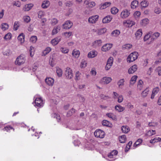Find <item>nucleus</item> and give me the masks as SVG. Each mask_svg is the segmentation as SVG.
I'll return each instance as SVG.
<instances>
[{
	"mask_svg": "<svg viewBox=\"0 0 161 161\" xmlns=\"http://www.w3.org/2000/svg\"><path fill=\"white\" fill-rule=\"evenodd\" d=\"M102 43V40H97L94 42V45L95 46H100Z\"/></svg>",
	"mask_w": 161,
	"mask_h": 161,
	"instance_id": "nucleus-50",
	"label": "nucleus"
},
{
	"mask_svg": "<svg viewBox=\"0 0 161 161\" xmlns=\"http://www.w3.org/2000/svg\"><path fill=\"white\" fill-rule=\"evenodd\" d=\"M126 137L125 135H122L119 137V141L121 143H124L126 141Z\"/></svg>",
	"mask_w": 161,
	"mask_h": 161,
	"instance_id": "nucleus-34",
	"label": "nucleus"
},
{
	"mask_svg": "<svg viewBox=\"0 0 161 161\" xmlns=\"http://www.w3.org/2000/svg\"><path fill=\"white\" fill-rule=\"evenodd\" d=\"M159 142H161V138L159 137H156L153 139H151L150 141V143H153Z\"/></svg>",
	"mask_w": 161,
	"mask_h": 161,
	"instance_id": "nucleus-33",
	"label": "nucleus"
},
{
	"mask_svg": "<svg viewBox=\"0 0 161 161\" xmlns=\"http://www.w3.org/2000/svg\"><path fill=\"white\" fill-rule=\"evenodd\" d=\"M11 129L13 130L14 131V129L12 127L8 125L5 127L3 129V130L4 131H6L7 132H8Z\"/></svg>",
	"mask_w": 161,
	"mask_h": 161,
	"instance_id": "nucleus-40",
	"label": "nucleus"
},
{
	"mask_svg": "<svg viewBox=\"0 0 161 161\" xmlns=\"http://www.w3.org/2000/svg\"><path fill=\"white\" fill-rule=\"evenodd\" d=\"M35 99V105L37 107H41L43 106V102L41 97H37L35 96L34 97Z\"/></svg>",
	"mask_w": 161,
	"mask_h": 161,
	"instance_id": "nucleus-3",
	"label": "nucleus"
},
{
	"mask_svg": "<svg viewBox=\"0 0 161 161\" xmlns=\"http://www.w3.org/2000/svg\"><path fill=\"white\" fill-rule=\"evenodd\" d=\"M38 16L39 18H41L44 15L45 12L42 10H40L37 12Z\"/></svg>",
	"mask_w": 161,
	"mask_h": 161,
	"instance_id": "nucleus-43",
	"label": "nucleus"
},
{
	"mask_svg": "<svg viewBox=\"0 0 161 161\" xmlns=\"http://www.w3.org/2000/svg\"><path fill=\"white\" fill-rule=\"evenodd\" d=\"M80 73L79 72V71H77L75 73V79L76 80H79L80 79Z\"/></svg>",
	"mask_w": 161,
	"mask_h": 161,
	"instance_id": "nucleus-62",
	"label": "nucleus"
},
{
	"mask_svg": "<svg viewBox=\"0 0 161 161\" xmlns=\"http://www.w3.org/2000/svg\"><path fill=\"white\" fill-rule=\"evenodd\" d=\"M58 21L56 19L53 18L51 19V24L53 25H54L58 23Z\"/></svg>",
	"mask_w": 161,
	"mask_h": 161,
	"instance_id": "nucleus-53",
	"label": "nucleus"
},
{
	"mask_svg": "<svg viewBox=\"0 0 161 161\" xmlns=\"http://www.w3.org/2000/svg\"><path fill=\"white\" fill-rule=\"evenodd\" d=\"M155 134V131L151 130H149L146 133V135L148 136H151Z\"/></svg>",
	"mask_w": 161,
	"mask_h": 161,
	"instance_id": "nucleus-46",
	"label": "nucleus"
},
{
	"mask_svg": "<svg viewBox=\"0 0 161 161\" xmlns=\"http://www.w3.org/2000/svg\"><path fill=\"white\" fill-rule=\"evenodd\" d=\"M23 19L24 21L26 23H28L31 20L30 17L28 16H24Z\"/></svg>",
	"mask_w": 161,
	"mask_h": 161,
	"instance_id": "nucleus-59",
	"label": "nucleus"
},
{
	"mask_svg": "<svg viewBox=\"0 0 161 161\" xmlns=\"http://www.w3.org/2000/svg\"><path fill=\"white\" fill-rule=\"evenodd\" d=\"M19 27V22L18 21H15L14 22L13 29L14 31H16L18 30V27Z\"/></svg>",
	"mask_w": 161,
	"mask_h": 161,
	"instance_id": "nucleus-56",
	"label": "nucleus"
},
{
	"mask_svg": "<svg viewBox=\"0 0 161 161\" xmlns=\"http://www.w3.org/2000/svg\"><path fill=\"white\" fill-rule=\"evenodd\" d=\"M113 62V58L112 57H110L108 59L107 64L105 67L106 70H108L111 68Z\"/></svg>",
	"mask_w": 161,
	"mask_h": 161,
	"instance_id": "nucleus-5",
	"label": "nucleus"
},
{
	"mask_svg": "<svg viewBox=\"0 0 161 161\" xmlns=\"http://www.w3.org/2000/svg\"><path fill=\"white\" fill-rule=\"evenodd\" d=\"M45 81L47 85L52 86L54 84V80L52 78L47 77Z\"/></svg>",
	"mask_w": 161,
	"mask_h": 161,
	"instance_id": "nucleus-11",
	"label": "nucleus"
},
{
	"mask_svg": "<svg viewBox=\"0 0 161 161\" xmlns=\"http://www.w3.org/2000/svg\"><path fill=\"white\" fill-rule=\"evenodd\" d=\"M25 55L21 54L17 57L15 63L16 64L20 65L23 64L25 61Z\"/></svg>",
	"mask_w": 161,
	"mask_h": 161,
	"instance_id": "nucleus-1",
	"label": "nucleus"
},
{
	"mask_svg": "<svg viewBox=\"0 0 161 161\" xmlns=\"http://www.w3.org/2000/svg\"><path fill=\"white\" fill-rule=\"evenodd\" d=\"M125 82L124 79H121L119 80L118 83V84L119 87L121 86H123L124 84V82Z\"/></svg>",
	"mask_w": 161,
	"mask_h": 161,
	"instance_id": "nucleus-58",
	"label": "nucleus"
},
{
	"mask_svg": "<svg viewBox=\"0 0 161 161\" xmlns=\"http://www.w3.org/2000/svg\"><path fill=\"white\" fill-rule=\"evenodd\" d=\"M114 108L115 110L119 112L123 111L125 109V107L122 106L120 105L115 106Z\"/></svg>",
	"mask_w": 161,
	"mask_h": 161,
	"instance_id": "nucleus-18",
	"label": "nucleus"
},
{
	"mask_svg": "<svg viewBox=\"0 0 161 161\" xmlns=\"http://www.w3.org/2000/svg\"><path fill=\"white\" fill-rule=\"evenodd\" d=\"M99 16L98 15L92 16L89 17L88 19L89 22L91 24H94L98 20Z\"/></svg>",
	"mask_w": 161,
	"mask_h": 161,
	"instance_id": "nucleus-6",
	"label": "nucleus"
},
{
	"mask_svg": "<svg viewBox=\"0 0 161 161\" xmlns=\"http://www.w3.org/2000/svg\"><path fill=\"white\" fill-rule=\"evenodd\" d=\"M137 69V67L136 65H134L131 67L129 69L128 73L129 74H131L134 73L136 71Z\"/></svg>",
	"mask_w": 161,
	"mask_h": 161,
	"instance_id": "nucleus-15",
	"label": "nucleus"
},
{
	"mask_svg": "<svg viewBox=\"0 0 161 161\" xmlns=\"http://www.w3.org/2000/svg\"><path fill=\"white\" fill-rule=\"evenodd\" d=\"M123 100V96L121 95H119V96H118V100L117 101L119 103H121L122 102Z\"/></svg>",
	"mask_w": 161,
	"mask_h": 161,
	"instance_id": "nucleus-64",
	"label": "nucleus"
},
{
	"mask_svg": "<svg viewBox=\"0 0 161 161\" xmlns=\"http://www.w3.org/2000/svg\"><path fill=\"white\" fill-rule=\"evenodd\" d=\"M87 66V63L86 61L84 60H82L80 64V67L81 68H84Z\"/></svg>",
	"mask_w": 161,
	"mask_h": 161,
	"instance_id": "nucleus-52",
	"label": "nucleus"
},
{
	"mask_svg": "<svg viewBox=\"0 0 161 161\" xmlns=\"http://www.w3.org/2000/svg\"><path fill=\"white\" fill-rule=\"evenodd\" d=\"M150 33H148L144 37V41H146L148 40V39L150 37H151V35L150 34Z\"/></svg>",
	"mask_w": 161,
	"mask_h": 161,
	"instance_id": "nucleus-61",
	"label": "nucleus"
},
{
	"mask_svg": "<svg viewBox=\"0 0 161 161\" xmlns=\"http://www.w3.org/2000/svg\"><path fill=\"white\" fill-rule=\"evenodd\" d=\"M8 28V25L7 23H3L1 25V28L3 30L5 31Z\"/></svg>",
	"mask_w": 161,
	"mask_h": 161,
	"instance_id": "nucleus-48",
	"label": "nucleus"
},
{
	"mask_svg": "<svg viewBox=\"0 0 161 161\" xmlns=\"http://www.w3.org/2000/svg\"><path fill=\"white\" fill-rule=\"evenodd\" d=\"M138 54L137 52H134L131 53L127 58V61L129 62H132L138 58Z\"/></svg>",
	"mask_w": 161,
	"mask_h": 161,
	"instance_id": "nucleus-2",
	"label": "nucleus"
},
{
	"mask_svg": "<svg viewBox=\"0 0 161 161\" xmlns=\"http://www.w3.org/2000/svg\"><path fill=\"white\" fill-rule=\"evenodd\" d=\"M25 36L23 33H22L20 34L18 36L17 39L21 43H23L24 42Z\"/></svg>",
	"mask_w": 161,
	"mask_h": 161,
	"instance_id": "nucleus-28",
	"label": "nucleus"
},
{
	"mask_svg": "<svg viewBox=\"0 0 161 161\" xmlns=\"http://www.w3.org/2000/svg\"><path fill=\"white\" fill-rule=\"evenodd\" d=\"M65 75L68 79H70L72 78L73 74L72 70L70 68H66L65 71Z\"/></svg>",
	"mask_w": 161,
	"mask_h": 161,
	"instance_id": "nucleus-8",
	"label": "nucleus"
},
{
	"mask_svg": "<svg viewBox=\"0 0 161 161\" xmlns=\"http://www.w3.org/2000/svg\"><path fill=\"white\" fill-rule=\"evenodd\" d=\"M12 37V35L10 33H8L6 34L4 37V39L5 40H8L11 39Z\"/></svg>",
	"mask_w": 161,
	"mask_h": 161,
	"instance_id": "nucleus-49",
	"label": "nucleus"
},
{
	"mask_svg": "<svg viewBox=\"0 0 161 161\" xmlns=\"http://www.w3.org/2000/svg\"><path fill=\"white\" fill-rule=\"evenodd\" d=\"M72 34V32L71 31L65 32L64 33V35L66 38H69Z\"/></svg>",
	"mask_w": 161,
	"mask_h": 161,
	"instance_id": "nucleus-57",
	"label": "nucleus"
},
{
	"mask_svg": "<svg viewBox=\"0 0 161 161\" xmlns=\"http://www.w3.org/2000/svg\"><path fill=\"white\" fill-rule=\"evenodd\" d=\"M75 112V110L72 108L71 110L69 111L67 113V115L68 117H70Z\"/></svg>",
	"mask_w": 161,
	"mask_h": 161,
	"instance_id": "nucleus-47",
	"label": "nucleus"
},
{
	"mask_svg": "<svg viewBox=\"0 0 161 161\" xmlns=\"http://www.w3.org/2000/svg\"><path fill=\"white\" fill-rule=\"evenodd\" d=\"M80 54V52L79 50L76 49H74L72 53V55L75 58H78Z\"/></svg>",
	"mask_w": 161,
	"mask_h": 161,
	"instance_id": "nucleus-27",
	"label": "nucleus"
},
{
	"mask_svg": "<svg viewBox=\"0 0 161 161\" xmlns=\"http://www.w3.org/2000/svg\"><path fill=\"white\" fill-rule=\"evenodd\" d=\"M141 14V12L139 11H136L134 14V15L136 18H138Z\"/></svg>",
	"mask_w": 161,
	"mask_h": 161,
	"instance_id": "nucleus-60",
	"label": "nucleus"
},
{
	"mask_svg": "<svg viewBox=\"0 0 161 161\" xmlns=\"http://www.w3.org/2000/svg\"><path fill=\"white\" fill-rule=\"evenodd\" d=\"M138 6V2L135 0L133 1L131 3V7L132 9H135Z\"/></svg>",
	"mask_w": 161,
	"mask_h": 161,
	"instance_id": "nucleus-25",
	"label": "nucleus"
},
{
	"mask_svg": "<svg viewBox=\"0 0 161 161\" xmlns=\"http://www.w3.org/2000/svg\"><path fill=\"white\" fill-rule=\"evenodd\" d=\"M33 4L30 3L25 5L23 8V10L25 11H28L30 10L33 7Z\"/></svg>",
	"mask_w": 161,
	"mask_h": 161,
	"instance_id": "nucleus-19",
	"label": "nucleus"
},
{
	"mask_svg": "<svg viewBox=\"0 0 161 161\" xmlns=\"http://www.w3.org/2000/svg\"><path fill=\"white\" fill-rule=\"evenodd\" d=\"M37 40V37L36 36H32L30 38V41L32 43H35Z\"/></svg>",
	"mask_w": 161,
	"mask_h": 161,
	"instance_id": "nucleus-54",
	"label": "nucleus"
},
{
	"mask_svg": "<svg viewBox=\"0 0 161 161\" xmlns=\"http://www.w3.org/2000/svg\"><path fill=\"white\" fill-rule=\"evenodd\" d=\"M121 129L123 132L124 133H127L130 130L129 127L127 125H123L122 126Z\"/></svg>",
	"mask_w": 161,
	"mask_h": 161,
	"instance_id": "nucleus-22",
	"label": "nucleus"
},
{
	"mask_svg": "<svg viewBox=\"0 0 161 161\" xmlns=\"http://www.w3.org/2000/svg\"><path fill=\"white\" fill-rule=\"evenodd\" d=\"M60 27L57 26L54 27L52 31V35H54L57 34L60 30Z\"/></svg>",
	"mask_w": 161,
	"mask_h": 161,
	"instance_id": "nucleus-32",
	"label": "nucleus"
},
{
	"mask_svg": "<svg viewBox=\"0 0 161 161\" xmlns=\"http://www.w3.org/2000/svg\"><path fill=\"white\" fill-rule=\"evenodd\" d=\"M130 11L127 10L125 9L123 10L121 13L120 17L123 19H125L127 18L130 14Z\"/></svg>",
	"mask_w": 161,
	"mask_h": 161,
	"instance_id": "nucleus-9",
	"label": "nucleus"
},
{
	"mask_svg": "<svg viewBox=\"0 0 161 161\" xmlns=\"http://www.w3.org/2000/svg\"><path fill=\"white\" fill-rule=\"evenodd\" d=\"M97 54V52L95 50H92L88 54V57L89 58H93L96 57Z\"/></svg>",
	"mask_w": 161,
	"mask_h": 161,
	"instance_id": "nucleus-16",
	"label": "nucleus"
},
{
	"mask_svg": "<svg viewBox=\"0 0 161 161\" xmlns=\"http://www.w3.org/2000/svg\"><path fill=\"white\" fill-rule=\"evenodd\" d=\"M61 51L64 53H67L69 52V49L67 47H61L60 48Z\"/></svg>",
	"mask_w": 161,
	"mask_h": 161,
	"instance_id": "nucleus-42",
	"label": "nucleus"
},
{
	"mask_svg": "<svg viewBox=\"0 0 161 161\" xmlns=\"http://www.w3.org/2000/svg\"><path fill=\"white\" fill-rule=\"evenodd\" d=\"M132 47V45L130 44H126L123 46V48H125L126 49H129L131 48Z\"/></svg>",
	"mask_w": 161,
	"mask_h": 161,
	"instance_id": "nucleus-63",
	"label": "nucleus"
},
{
	"mask_svg": "<svg viewBox=\"0 0 161 161\" xmlns=\"http://www.w3.org/2000/svg\"><path fill=\"white\" fill-rule=\"evenodd\" d=\"M111 78L109 77H104L100 80V83L103 84H108L111 81Z\"/></svg>",
	"mask_w": 161,
	"mask_h": 161,
	"instance_id": "nucleus-12",
	"label": "nucleus"
},
{
	"mask_svg": "<svg viewBox=\"0 0 161 161\" xmlns=\"http://www.w3.org/2000/svg\"><path fill=\"white\" fill-rule=\"evenodd\" d=\"M142 142V140L141 139H139L134 143L133 145L134 147L135 148L138 145L140 144Z\"/></svg>",
	"mask_w": 161,
	"mask_h": 161,
	"instance_id": "nucleus-39",
	"label": "nucleus"
},
{
	"mask_svg": "<svg viewBox=\"0 0 161 161\" xmlns=\"http://www.w3.org/2000/svg\"><path fill=\"white\" fill-rule=\"evenodd\" d=\"M141 6L143 8H146L148 5V3L146 0L142 1L140 3Z\"/></svg>",
	"mask_w": 161,
	"mask_h": 161,
	"instance_id": "nucleus-37",
	"label": "nucleus"
},
{
	"mask_svg": "<svg viewBox=\"0 0 161 161\" xmlns=\"http://www.w3.org/2000/svg\"><path fill=\"white\" fill-rule=\"evenodd\" d=\"M112 45V44L110 43L105 44L102 47L101 50L103 52H106L111 48Z\"/></svg>",
	"mask_w": 161,
	"mask_h": 161,
	"instance_id": "nucleus-10",
	"label": "nucleus"
},
{
	"mask_svg": "<svg viewBox=\"0 0 161 161\" xmlns=\"http://www.w3.org/2000/svg\"><path fill=\"white\" fill-rule=\"evenodd\" d=\"M56 71L58 76L59 77H61L62 76L63 72L62 70L59 67H57Z\"/></svg>",
	"mask_w": 161,
	"mask_h": 161,
	"instance_id": "nucleus-35",
	"label": "nucleus"
},
{
	"mask_svg": "<svg viewBox=\"0 0 161 161\" xmlns=\"http://www.w3.org/2000/svg\"><path fill=\"white\" fill-rule=\"evenodd\" d=\"M111 3L110 2H106L101 4L100 8L101 9H103L106 8L107 7L109 6Z\"/></svg>",
	"mask_w": 161,
	"mask_h": 161,
	"instance_id": "nucleus-23",
	"label": "nucleus"
},
{
	"mask_svg": "<svg viewBox=\"0 0 161 161\" xmlns=\"http://www.w3.org/2000/svg\"><path fill=\"white\" fill-rule=\"evenodd\" d=\"M159 91L158 87H156L154 88L153 90L152 94L151 96V98L153 99L154 98L155 95L157 94Z\"/></svg>",
	"mask_w": 161,
	"mask_h": 161,
	"instance_id": "nucleus-17",
	"label": "nucleus"
},
{
	"mask_svg": "<svg viewBox=\"0 0 161 161\" xmlns=\"http://www.w3.org/2000/svg\"><path fill=\"white\" fill-rule=\"evenodd\" d=\"M120 32V31L118 30H115L113 31L111 33V35L114 37H117L119 35Z\"/></svg>",
	"mask_w": 161,
	"mask_h": 161,
	"instance_id": "nucleus-29",
	"label": "nucleus"
},
{
	"mask_svg": "<svg viewBox=\"0 0 161 161\" xmlns=\"http://www.w3.org/2000/svg\"><path fill=\"white\" fill-rule=\"evenodd\" d=\"M142 34L141 29H138L135 34V36L137 39H139L142 36Z\"/></svg>",
	"mask_w": 161,
	"mask_h": 161,
	"instance_id": "nucleus-24",
	"label": "nucleus"
},
{
	"mask_svg": "<svg viewBox=\"0 0 161 161\" xmlns=\"http://www.w3.org/2000/svg\"><path fill=\"white\" fill-rule=\"evenodd\" d=\"M61 38L60 37H58L53 39L51 41V43L53 45H56L60 41Z\"/></svg>",
	"mask_w": 161,
	"mask_h": 161,
	"instance_id": "nucleus-21",
	"label": "nucleus"
},
{
	"mask_svg": "<svg viewBox=\"0 0 161 161\" xmlns=\"http://www.w3.org/2000/svg\"><path fill=\"white\" fill-rule=\"evenodd\" d=\"M72 25V22L70 20H67L63 25V28L64 29H69L70 28Z\"/></svg>",
	"mask_w": 161,
	"mask_h": 161,
	"instance_id": "nucleus-7",
	"label": "nucleus"
},
{
	"mask_svg": "<svg viewBox=\"0 0 161 161\" xmlns=\"http://www.w3.org/2000/svg\"><path fill=\"white\" fill-rule=\"evenodd\" d=\"M149 23V20L147 18H145L141 20V25L143 26H146Z\"/></svg>",
	"mask_w": 161,
	"mask_h": 161,
	"instance_id": "nucleus-26",
	"label": "nucleus"
},
{
	"mask_svg": "<svg viewBox=\"0 0 161 161\" xmlns=\"http://www.w3.org/2000/svg\"><path fill=\"white\" fill-rule=\"evenodd\" d=\"M50 5V2L48 0H44L43 1L41 5V7L43 9H46L48 8Z\"/></svg>",
	"mask_w": 161,
	"mask_h": 161,
	"instance_id": "nucleus-13",
	"label": "nucleus"
},
{
	"mask_svg": "<svg viewBox=\"0 0 161 161\" xmlns=\"http://www.w3.org/2000/svg\"><path fill=\"white\" fill-rule=\"evenodd\" d=\"M102 124L104 126L111 127V124L108 121L106 120H103L102 122Z\"/></svg>",
	"mask_w": 161,
	"mask_h": 161,
	"instance_id": "nucleus-44",
	"label": "nucleus"
},
{
	"mask_svg": "<svg viewBox=\"0 0 161 161\" xmlns=\"http://www.w3.org/2000/svg\"><path fill=\"white\" fill-rule=\"evenodd\" d=\"M84 3L86 5H88V7L91 8L93 7L96 5V3L94 2H89V0H86L84 2Z\"/></svg>",
	"mask_w": 161,
	"mask_h": 161,
	"instance_id": "nucleus-14",
	"label": "nucleus"
},
{
	"mask_svg": "<svg viewBox=\"0 0 161 161\" xmlns=\"http://www.w3.org/2000/svg\"><path fill=\"white\" fill-rule=\"evenodd\" d=\"M106 115L108 117L111 118L113 120L115 119V117L113 113H109L106 114Z\"/></svg>",
	"mask_w": 161,
	"mask_h": 161,
	"instance_id": "nucleus-55",
	"label": "nucleus"
},
{
	"mask_svg": "<svg viewBox=\"0 0 161 161\" xmlns=\"http://www.w3.org/2000/svg\"><path fill=\"white\" fill-rule=\"evenodd\" d=\"M34 48L31 46L30 48V54L31 57H32L34 55Z\"/></svg>",
	"mask_w": 161,
	"mask_h": 161,
	"instance_id": "nucleus-51",
	"label": "nucleus"
},
{
	"mask_svg": "<svg viewBox=\"0 0 161 161\" xmlns=\"http://www.w3.org/2000/svg\"><path fill=\"white\" fill-rule=\"evenodd\" d=\"M137 76L136 75H134L133 76L131 79L130 80V84L133 85L134 84L137 79Z\"/></svg>",
	"mask_w": 161,
	"mask_h": 161,
	"instance_id": "nucleus-41",
	"label": "nucleus"
},
{
	"mask_svg": "<svg viewBox=\"0 0 161 161\" xmlns=\"http://www.w3.org/2000/svg\"><path fill=\"white\" fill-rule=\"evenodd\" d=\"M105 133L104 131L101 130H96L94 132V136L100 138H103L104 137Z\"/></svg>",
	"mask_w": 161,
	"mask_h": 161,
	"instance_id": "nucleus-4",
	"label": "nucleus"
},
{
	"mask_svg": "<svg viewBox=\"0 0 161 161\" xmlns=\"http://www.w3.org/2000/svg\"><path fill=\"white\" fill-rule=\"evenodd\" d=\"M112 17L110 16H108L103 18L102 22L103 23H107L109 22L112 19Z\"/></svg>",
	"mask_w": 161,
	"mask_h": 161,
	"instance_id": "nucleus-20",
	"label": "nucleus"
},
{
	"mask_svg": "<svg viewBox=\"0 0 161 161\" xmlns=\"http://www.w3.org/2000/svg\"><path fill=\"white\" fill-rule=\"evenodd\" d=\"M119 11L118 9L115 7H113L111 8V11L113 14H117Z\"/></svg>",
	"mask_w": 161,
	"mask_h": 161,
	"instance_id": "nucleus-45",
	"label": "nucleus"
},
{
	"mask_svg": "<svg viewBox=\"0 0 161 161\" xmlns=\"http://www.w3.org/2000/svg\"><path fill=\"white\" fill-rule=\"evenodd\" d=\"M160 34L158 32H156L154 33L152 36L151 38V41H153L155 40L159 36Z\"/></svg>",
	"mask_w": 161,
	"mask_h": 161,
	"instance_id": "nucleus-30",
	"label": "nucleus"
},
{
	"mask_svg": "<svg viewBox=\"0 0 161 161\" xmlns=\"http://www.w3.org/2000/svg\"><path fill=\"white\" fill-rule=\"evenodd\" d=\"M107 29L106 28H103L99 30L97 32V33L99 35H101L105 33Z\"/></svg>",
	"mask_w": 161,
	"mask_h": 161,
	"instance_id": "nucleus-31",
	"label": "nucleus"
},
{
	"mask_svg": "<svg viewBox=\"0 0 161 161\" xmlns=\"http://www.w3.org/2000/svg\"><path fill=\"white\" fill-rule=\"evenodd\" d=\"M149 91V90L148 88H146L142 92V96L144 98L146 97L148 95Z\"/></svg>",
	"mask_w": 161,
	"mask_h": 161,
	"instance_id": "nucleus-36",
	"label": "nucleus"
},
{
	"mask_svg": "<svg viewBox=\"0 0 161 161\" xmlns=\"http://www.w3.org/2000/svg\"><path fill=\"white\" fill-rule=\"evenodd\" d=\"M51 50V48L50 47H47L46 49L43 51L42 52V55L45 56L49 53Z\"/></svg>",
	"mask_w": 161,
	"mask_h": 161,
	"instance_id": "nucleus-38",
	"label": "nucleus"
}]
</instances>
